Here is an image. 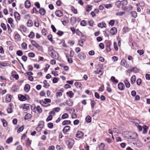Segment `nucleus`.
<instances>
[{
  "instance_id": "09e8293b",
  "label": "nucleus",
  "mask_w": 150,
  "mask_h": 150,
  "mask_svg": "<svg viewBox=\"0 0 150 150\" xmlns=\"http://www.w3.org/2000/svg\"><path fill=\"white\" fill-rule=\"evenodd\" d=\"M52 119V115H50L46 119V121L47 122H48L50 121Z\"/></svg>"
},
{
  "instance_id": "5701e85b",
  "label": "nucleus",
  "mask_w": 150,
  "mask_h": 150,
  "mask_svg": "<svg viewBox=\"0 0 150 150\" xmlns=\"http://www.w3.org/2000/svg\"><path fill=\"white\" fill-rule=\"evenodd\" d=\"M25 6L26 8H28L30 6V2L28 0H26L25 2Z\"/></svg>"
},
{
  "instance_id": "0eeeda50",
  "label": "nucleus",
  "mask_w": 150,
  "mask_h": 150,
  "mask_svg": "<svg viewBox=\"0 0 150 150\" xmlns=\"http://www.w3.org/2000/svg\"><path fill=\"white\" fill-rule=\"evenodd\" d=\"M44 125V122L43 121L39 122L38 124V126L37 127V129H39V130H41Z\"/></svg>"
},
{
  "instance_id": "9b49d317",
  "label": "nucleus",
  "mask_w": 150,
  "mask_h": 150,
  "mask_svg": "<svg viewBox=\"0 0 150 150\" xmlns=\"http://www.w3.org/2000/svg\"><path fill=\"white\" fill-rule=\"evenodd\" d=\"M118 87L119 90L121 91H123L124 90L125 86L123 83L120 82L118 84Z\"/></svg>"
},
{
  "instance_id": "dca6fc26",
  "label": "nucleus",
  "mask_w": 150,
  "mask_h": 150,
  "mask_svg": "<svg viewBox=\"0 0 150 150\" xmlns=\"http://www.w3.org/2000/svg\"><path fill=\"white\" fill-rule=\"evenodd\" d=\"M19 99L21 101H24L25 100V96L21 94H19L18 95Z\"/></svg>"
},
{
  "instance_id": "5fc2aeb1",
  "label": "nucleus",
  "mask_w": 150,
  "mask_h": 150,
  "mask_svg": "<svg viewBox=\"0 0 150 150\" xmlns=\"http://www.w3.org/2000/svg\"><path fill=\"white\" fill-rule=\"evenodd\" d=\"M1 26L4 30H6V27L4 23H1Z\"/></svg>"
},
{
  "instance_id": "8fccbe9b",
  "label": "nucleus",
  "mask_w": 150,
  "mask_h": 150,
  "mask_svg": "<svg viewBox=\"0 0 150 150\" xmlns=\"http://www.w3.org/2000/svg\"><path fill=\"white\" fill-rule=\"evenodd\" d=\"M33 22L31 20H29L27 23V25L29 27H31L32 25Z\"/></svg>"
},
{
  "instance_id": "e2e57ef3",
  "label": "nucleus",
  "mask_w": 150,
  "mask_h": 150,
  "mask_svg": "<svg viewBox=\"0 0 150 150\" xmlns=\"http://www.w3.org/2000/svg\"><path fill=\"white\" fill-rule=\"evenodd\" d=\"M114 46L115 49L116 51H117L118 50V48L117 45V43L115 42H114Z\"/></svg>"
},
{
  "instance_id": "a19ab883",
  "label": "nucleus",
  "mask_w": 150,
  "mask_h": 150,
  "mask_svg": "<svg viewBox=\"0 0 150 150\" xmlns=\"http://www.w3.org/2000/svg\"><path fill=\"white\" fill-rule=\"evenodd\" d=\"M48 53L49 54L50 53H51L53 51H54L53 50V47L52 46H50L48 48Z\"/></svg>"
},
{
  "instance_id": "f03ea898",
  "label": "nucleus",
  "mask_w": 150,
  "mask_h": 150,
  "mask_svg": "<svg viewBox=\"0 0 150 150\" xmlns=\"http://www.w3.org/2000/svg\"><path fill=\"white\" fill-rule=\"evenodd\" d=\"M138 135L135 132H131L128 137V139L131 140V141L133 142L137 139Z\"/></svg>"
},
{
  "instance_id": "c85d7f7f",
  "label": "nucleus",
  "mask_w": 150,
  "mask_h": 150,
  "mask_svg": "<svg viewBox=\"0 0 150 150\" xmlns=\"http://www.w3.org/2000/svg\"><path fill=\"white\" fill-rule=\"evenodd\" d=\"M32 115L31 114L28 113L25 115V117L24 119L25 120H28L30 119Z\"/></svg>"
},
{
  "instance_id": "20e7f679",
  "label": "nucleus",
  "mask_w": 150,
  "mask_h": 150,
  "mask_svg": "<svg viewBox=\"0 0 150 150\" xmlns=\"http://www.w3.org/2000/svg\"><path fill=\"white\" fill-rule=\"evenodd\" d=\"M68 146V147L71 149L73 146L74 143V141L72 139H70L67 142Z\"/></svg>"
},
{
  "instance_id": "473e14b6",
  "label": "nucleus",
  "mask_w": 150,
  "mask_h": 150,
  "mask_svg": "<svg viewBox=\"0 0 150 150\" xmlns=\"http://www.w3.org/2000/svg\"><path fill=\"white\" fill-rule=\"evenodd\" d=\"M43 83L44 84L43 87L45 88H47L50 86L49 83H47V81L46 80L44 81Z\"/></svg>"
},
{
  "instance_id": "79ce46f5",
  "label": "nucleus",
  "mask_w": 150,
  "mask_h": 150,
  "mask_svg": "<svg viewBox=\"0 0 150 150\" xmlns=\"http://www.w3.org/2000/svg\"><path fill=\"white\" fill-rule=\"evenodd\" d=\"M28 37L31 38H33L35 37V34L33 32H31L28 35Z\"/></svg>"
},
{
  "instance_id": "13d9d810",
  "label": "nucleus",
  "mask_w": 150,
  "mask_h": 150,
  "mask_svg": "<svg viewBox=\"0 0 150 150\" xmlns=\"http://www.w3.org/2000/svg\"><path fill=\"white\" fill-rule=\"evenodd\" d=\"M28 105L27 104H25L23 105V108L24 109L28 110L29 108Z\"/></svg>"
},
{
  "instance_id": "a211bd4d",
  "label": "nucleus",
  "mask_w": 150,
  "mask_h": 150,
  "mask_svg": "<svg viewBox=\"0 0 150 150\" xmlns=\"http://www.w3.org/2000/svg\"><path fill=\"white\" fill-rule=\"evenodd\" d=\"M12 96L10 95H8L6 96L5 100L7 102L9 103L11 100Z\"/></svg>"
},
{
  "instance_id": "cd10ccee",
  "label": "nucleus",
  "mask_w": 150,
  "mask_h": 150,
  "mask_svg": "<svg viewBox=\"0 0 150 150\" xmlns=\"http://www.w3.org/2000/svg\"><path fill=\"white\" fill-rule=\"evenodd\" d=\"M105 146V144L103 143H101L99 146V149L100 150H104Z\"/></svg>"
},
{
  "instance_id": "72a5a7b5",
  "label": "nucleus",
  "mask_w": 150,
  "mask_h": 150,
  "mask_svg": "<svg viewBox=\"0 0 150 150\" xmlns=\"http://www.w3.org/2000/svg\"><path fill=\"white\" fill-rule=\"evenodd\" d=\"M124 83L125 85V86L127 88H129L130 86V84L129 82L128 81L127 79H126L124 81Z\"/></svg>"
},
{
  "instance_id": "2eb2a0df",
  "label": "nucleus",
  "mask_w": 150,
  "mask_h": 150,
  "mask_svg": "<svg viewBox=\"0 0 150 150\" xmlns=\"http://www.w3.org/2000/svg\"><path fill=\"white\" fill-rule=\"evenodd\" d=\"M83 136V134L80 131H78L76 134V137L78 138H81Z\"/></svg>"
},
{
  "instance_id": "603ef678",
  "label": "nucleus",
  "mask_w": 150,
  "mask_h": 150,
  "mask_svg": "<svg viewBox=\"0 0 150 150\" xmlns=\"http://www.w3.org/2000/svg\"><path fill=\"white\" fill-rule=\"evenodd\" d=\"M71 10L73 11L74 13L75 14H76L77 13V11L76 9H75L74 7H71Z\"/></svg>"
},
{
  "instance_id": "4be33fe9",
  "label": "nucleus",
  "mask_w": 150,
  "mask_h": 150,
  "mask_svg": "<svg viewBox=\"0 0 150 150\" xmlns=\"http://www.w3.org/2000/svg\"><path fill=\"white\" fill-rule=\"evenodd\" d=\"M143 133L144 134L146 133L147 129H148L149 127L146 125H144L143 127Z\"/></svg>"
},
{
  "instance_id": "412c9836",
  "label": "nucleus",
  "mask_w": 150,
  "mask_h": 150,
  "mask_svg": "<svg viewBox=\"0 0 150 150\" xmlns=\"http://www.w3.org/2000/svg\"><path fill=\"white\" fill-rule=\"evenodd\" d=\"M66 94L70 98H72L74 95V93L71 91L67 92Z\"/></svg>"
},
{
  "instance_id": "58836bf2",
  "label": "nucleus",
  "mask_w": 150,
  "mask_h": 150,
  "mask_svg": "<svg viewBox=\"0 0 150 150\" xmlns=\"http://www.w3.org/2000/svg\"><path fill=\"white\" fill-rule=\"evenodd\" d=\"M69 117V115L67 113L64 114L62 116V119H64L68 118Z\"/></svg>"
},
{
  "instance_id": "bb28decb",
  "label": "nucleus",
  "mask_w": 150,
  "mask_h": 150,
  "mask_svg": "<svg viewBox=\"0 0 150 150\" xmlns=\"http://www.w3.org/2000/svg\"><path fill=\"white\" fill-rule=\"evenodd\" d=\"M66 104L68 106H71L73 105V102L71 100L69 99L67 101Z\"/></svg>"
},
{
  "instance_id": "680f3d73",
  "label": "nucleus",
  "mask_w": 150,
  "mask_h": 150,
  "mask_svg": "<svg viewBox=\"0 0 150 150\" xmlns=\"http://www.w3.org/2000/svg\"><path fill=\"white\" fill-rule=\"evenodd\" d=\"M115 23V21L114 20H111L110 21L109 23V24L111 26H112L114 25Z\"/></svg>"
},
{
  "instance_id": "393cba45",
  "label": "nucleus",
  "mask_w": 150,
  "mask_h": 150,
  "mask_svg": "<svg viewBox=\"0 0 150 150\" xmlns=\"http://www.w3.org/2000/svg\"><path fill=\"white\" fill-rule=\"evenodd\" d=\"M70 22L72 24H74L76 23V18L74 17H71L70 19Z\"/></svg>"
},
{
  "instance_id": "4d7b16f0",
  "label": "nucleus",
  "mask_w": 150,
  "mask_h": 150,
  "mask_svg": "<svg viewBox=\"0 0 150 150\" xmlns=\"http://www.w3.org/2000/svg\"><path fill=\"white\" fill-rule=\"evenodd\" d=\"M137 52L140 55H141L144 54V51L143 50H137Z\"/></svg>"
},
{
  "instance_id": "69168bd1",
  "label": "nucleus",
  "mask_w": 150,
  "mask_h": 150,
  "mask_svg": "<svg viewBox=\"0 0 150 150\" xmlns=\"http://www.w3.org/2000/svg\"><path fill=\"white\" fill-rule=\"evenodd\" d=\"M99 47L102 49H103L104 48V45L102 43H101L99 44Z\"/></svg>"
},
{
  "instance_id": "f704fd0d",
  "label": "nucleus",
  "mask_w": 150,
  "mask_h": 150,
  "mask_svg": "<svg viewBox=\"0 0 150 150\" xmlns=\"http://www.w3.org/2000/svg\"><path fill=\"white\" fill-rule=\"evenodd\" d=\"M131 14L132 17L134 18H136L137 16V12L134 11H132L131 12Z\"/></svg>"
},
{
  "instance_id": "37998d69",
  "label": "nucleus",
  "mask_w": 150,
  "mask_h": 150,
  "mask_svg": "<svg viewBox=\"0 0 150 150\" xmlns=\"http://www.w3.org/2000/svg\"><path fill=\"white\" fill-rule=\"evenodd\" d=\"M16 54L18 56H21L23 55V53L21 50H19L16 52Z\"/></svg>"
},
{
  "instance_id": "7c9ffc66",
  "label": "nucleus",
  "mask_w": 150,
  "mask_h": 150,
  "mask_svg": "<svg viewBox=\"0 0 150 150\" xmlns=\"http://www.w3.org/2000/svg\"><path fill=\"white\" fill-rule=\"evenodd\" d=\"M45 101L43 100H40L39 101V102L40 104L43 106H47V103L45 102Z\"/></svg>"
},
{
  "instance_id": "de8ad7c7",
  "label": "nucleus",
  "mask_w": 150,
  "mask_h": 150,
  "mask_svg": "<svg viewBox=\"0 0 150 150\" xmlns=\"http://www.w3.org/2000/svg\"><path fill=\"white\" fill-rule=\"evenodd\" d=\"M87 23L85 20L81 21L80 23V25L82 26H85Z\"/></svg>"
},
{
  "instance_id": "c756f323",
  "label": "nucleus",
  "mask_w": 150,
  "mask_h": 150,
  "mask_svg": "<svg viewBox=\"0 0 150 150\" xmlns=\"http://www.w3.org/2000/svg\"><path fill=\"white\" fill-rule=\"evenodd\" d=\"M110 79L112 82L114 83H117L118 82V80L116 79L115 77L113 76H112L111 77Z\"/></svg>"
},
{
  "instance_id": "b1692460",
  "label": "nucleus",
  "mask_w": 150,
  "mask_h": 150,
  "mask_svg": "<svg viewBox=\"0 0 150 150\" xmlns=\"http://www.w3.org/2000/svg\"><path fill=\"white\" fill-rule=\"evenodd\" d=\"M35 109L36 111H37L39 113H41L42 111L41 108L39 105L35 108Z\"/></svg>"
},
{
  "instance_id": "39448f33",
  "label": "nucleus",
  "mask_w": 150,
  "mask_h": 150,
  "mask_svg": "<svg viewBox=\"0 0 150 150\" xmlns=\"http://www.w3.org/2000/svg\"><path fill=\"white\" fill-rule=\"evenodd\" d=\"M133 143L138 147H141L143 145L142 143L137 139L133 142Z\"/></svg>"
},
{
  "instance_id": "ddd939ff",
  "label": "nucleus",
  "mask_w": 150,
  "mask_h": 150,
  "mask_svg": "<svg viewBox=\"0 0 150 150\" xmlns=\"http://www.w3.org/2000/svg\"><path fill=\"white\" fill-rule=\"evenodd\" d=\"M117 32V29L115 27H113L111 29L110 33L112 35L115 34Z\"/></svg>"
},
{
  "instance_id": "a878e982",
  "label": "nucleus",
  "mask_w": 150,
  "mask_h": 150,
  "mask_svg": "<svg viewBox=\"0 0 150 150\" xmlns=\"http://www.w3.org/2000/svg\"><path fill=\"white\" fill-rule=\"evenodd\" d=\"M136 79V76L135 75L132 76L131 79V82L132 84H134L135 81Z\"/></svg>"
},
{
  "instance_id": "2f4dec72",
  "label": "nucleus",
  "mask_w": 150,
  "mask_h": 150,
  "mask_svg": "<svg viewBox=\"0 0 150 150\" xmlns=\"http://www.w3.org/2000/svg\"><path fill=\"white\" fill-rule=\"evenodd\" d=\"M71 122L70 120H66L63 122L62 124L63 125H67L70 124Z\"/></svg>"
},
{
  "instance_id": "6e6552de",
  "label": "nucleus",
  "mask_w": 150,
  "mask_h": 150,
  "mask_svg": "<svg viewBox=\"0 0 150 150\" xmlns=\"http://www.w3.org/2000/svg\"><path fill=\"white\" fill-rule=\"evenodd\" d=\"M111 45V43L108 41L105 46L106 48V49L107 52H110L111 50V49L110 48V46Z\"/></svg>"
},
{
  "instance_id": "49530a36",
  "label": "nucleus",
  "mask_w": 150,
  "mask_h": 150,
  "mask_svg": "<svg viewBox=\"0 0 150 150\" xmlns=\"http://www.w3.org/2000/svg\"><path fill=\"white\" fill-rule=\"evenodd\" d=\"M2 121L3 123V126L6 127L7 125V122L6 120L4 119H2Z\"/></svg>"
},
{
  "instance_id": "9d476101",
  "label": "nucleus",
  "mask_w": 150,
  "mask_h": 150,
  "mask_svg": "<svg viewBox=\"0 0 150 150\" xmlns=\"http://www.w3.org/2000/svg\"><path fill=\"white\" fill-rule=\"evenodd\" d=\"M120 64L121 65L127 68L129 67V64H127V62L125 59H123L122 60Z\"/></svg>"
},
{
  "instance_id": "864d4df0",
  "label": "nucleus",
  "mask_w": 150,
  "mask_h": 150,
  "mask_svg": "<svg viewBox=\"0 0 150 150\" xmlns=\"http://www.w3.org/2000/svg\"><path fill=\"white\" fill-rule=\"evenodd\" d=\"M48 39L53 43V40L52 39V35L51 34H49L47 37Z\"/></svg>"
},
{
  "instance_id": "0e129e2a",
  "label": "nucleus",
  "mask_w": 150,
  "mask_h": 150,
  "mask_svg": "<svg viewBox=\"0 0 150 150\" xmlns=\"http://www.w3.org/2000/svg\"><path fill=\"white\" fill-rule=\"evenodd\" d=\"M48 127L50 128H52L53 127V124L52 123H49L47 124Z\"/></svg>"
},
{
  "instance_id": "c03bdc74",
  "label": "nucleus",
  "mask_w": 150,
  "mask_h": 150,
  "mask_svg": "<svg viewBox=\"0 0 150 150\" xmlns=\"http://www.w3.org/2000/svg\"><path fill=\"white\" fill-rule=\"evenodd\" d=\"M22 47L24 50L27 49V44L25 42L23 43L22 44Z\"/></svg>"
},
{
  "instance_id": "423d86ee",
  "label": "nucleus",
  "mask_w": 150,
  "mask_h": 150,
  "mask_svg": "<svg viewBox=\"0 0 150 150\" xmlns=\"http://www.w3.org/2000/svg\"><path fill=\"white\" fill-rule=\"evenodd\" d=\"M49 55L53 59H57L58 58V54L54 51L49 54Z\"/></svg>"
},
{
  "instance_id": "338daca9",
  "label": "nucleus",
  "mask_w": 150,
  "mask_h": 150,
  "mask_svg": "<svg viewBox=\"0 0 150 150\" xmlns=\"http://www.w3.org/2000/svg\"><path fill=\"white\" fill-rule=\"evenodd\" d=\"M7 111L9 113H11L13 112L12 109L11 108H8L7 109Z\"/></svg>"
},
{
  "instance_id": "4468645a",
  "label": "nucleus",
  "mask_w": 150,
  "mask_h": 150,
  "mask_svg": "<svg viewBox=\"0 0 150 150\" xmlns=\"http://www.w3.org/2000/svg\"><path fill=\"white\" fill-rule=\"evenodd\" d=\"M14 16L15 19L17 20H19L20 19V16L19 14L17 12H15L14 13Z\"/></svg>"
},
{
  "instance_id": "a18cd8bd",
  "label": "nucleus",
  "mask_w": 150,
  "mask_h": 150,
  "mask_svg": "<svg viewBox=\"0 0 150 150\" xmlns=\"http://www.w3.org/2000/svg\"><path fill=\"white\" fill-rule=\"evenodd\" d=\"M13 138L12 137H9L6 140V143L8 144H9L13 141Z\"/></svg>"
},
{
  "instance_id": "3c124183",
  "label": "nucleus",
  "mask_w": 150,
  "mask_h": 150,
  "mask_svg": "<svg viewBox=\"0 0 150 150\" xmlns=\"http://www.w3.org/2000/svg\"><path fill=\"white\" fill-rule=\"evenodd\" d=\"M79 45L81 47H83V40H81L79 41Z\"/></svg>"
},
{
  "instance_id": "ea45409f",
  "label": "nucleus",
  "mask_w": 150,
  "mask_h": 150,
  "mask_svg": "<svg viewBox=\"0 0 150 150\" xmlns=\"http://www.w3.org/2000/svg\"><path fill=\"white\" fill-rule=\"evenodd\" d=\"M24 129V126H21L20 128L18 129L17 132L18 133H20L23 131Z\"/></svg>"
},
{
  "instance_id": "7ed1b4c3",
  "label": "nucleus",
  "mask_w": 150,
  "mask_h": 150,
  "mask_svg": "<svg viewBox=\"0 0 150 150\" xmlns=\"http://www.w3.org/2000/svg\"><path fill=\"white\" fill-rule=\"evenodd\" d=\"M78 57L80 59L83 60L86 59V55L84 53L81 52L78 54Z\"/></svg>"
},
{
  "instance_id": "1a4fd4ad",
  "label": "nucleus",
  "mask_w": 150,
  "mask_h": 150,
  "mask_svg": "<svg viewBox=\"0 0 150 150\" xmlns=\"http://www.w3.org/2000/svg\"><path fill=\"white\" fill-rule=\"evenodd\" d=\"M70 127L69 126H66L63 128V132L65 134H66L67 132L70 130Z\"/></svg>"
},
{
  "instance_id": "6e6d98bb",
  "label": "nucleus",
  "mask_w": 150,
  "mask_h": 150,
  "mask_svg": "<svg viewBox=\"0 0 150 150\" xmlns=\"http://www.w3.org/2000/svg\"><path fill=\"white\" fill-rule=\"evenodd\" d=\"M91 103V107L92 108H93L96 104V102L94 100H92Z\"/></svg>"
},
{
  "instance_id": "052dcab7",
  "label": "nucleus",
  "mask_w": 150,
  "mask_h": 150,
  "mask_svg": "<svg viewBox=\"0 0 150 150\" xmlns=\"http://www.w3.org/2000/svg\"><path fill=\"white\" fill-rule=\"evenodd\" d=\"M28 55L29 57H33L35 56V54L33 52L29 53Z\"/></svg>"
},
{
  "instance_id": "f3484780",
  "label": "nucleus",
  "mask_w": 150,
  "mask_h": 150,
  "mask_svg": "<svg viewBox=\"0 0 150 150\" xmlns=\"http://www.w3.org/2000/svg\"><path fill=\"white\" fill-rule=\"evenodd\" d=\"M39 13L41 15L43 16L46 13V11L44 8H40L39 10Z\"/></svg>"
},
{
  "instance_id": "aec40b11",
  "label": "nucleus",
  "mask_w": 150,
  "mask_h": 150,
  "mask_svg": "<svg viewBox=\"0 0 150 150\" xmlns=\"http://www.w3.org/2000/svg\"><path fill=\"white\" fill-rule=\"evenodd\" d=\"M98 26L99 27H100L101 28H106V25L105 23L104 22H103L102 23H99Z\"/></svg>"
},
{
  "instance_id": "c9c22d12",
  "label": "nucleus",
  "mask_w": 150,
  "mask_h": 150,
  "mask_svg": "<svg viewBox=\"0 0 150 150\" xmlns=\"http://www.w3.org/2000/svg\"><path fill=\"white\" fill-rule=\"evenodd\" d=\"M86 120L87 122H91V117L88 115H87L86 118Z\"/></svg>"
},
{
  "instance_id": "f257e3e1",
  "label": "nucleus",
  "mask_w": 150,
  "mask_h": 150,
  "mask_svg": "<svg viewBox=\"0 0 150 150\" xmlns=\"http://www.w3.org/2000/svg\"><path fill=\"white\" fill-rule=\"evenodd\" d=\"M127 3V1L126 0H123L121 1H116L115 3V4L117 8H120V7L126 5Z\"/></svg>"
},
{
  "instance_id": "4c0bfd02",
  "label": "nucleus",
  "mask_w": 150,
  "mask_h": 150,
  "mask_svg": "<svg viewBox=\"0 0 150 150\" xmlns=\"http://www.w3.org/2000/svg\"><path fill=\"white\" fill-rule=\"evenodd\" d=\"M92 6L91 5H87L86 7V11L89 12L92 9Z\"/></svg>"
},
{
  "instance_id": "f8f14e48",
  "label": "nucleus",
  "mask_w": 150,
  "mask_h": 150,
  "mask_svg": "<svg viewBox=\"0 0 150 150\" xmlns=\"http://www.w3.org/2000/svg\"><path fill=\"white\" fill-rule=\"evenodd\" d=\"M56 15L58 17H60L63 15L62 12L60 10H57L55 11Z\"/></svg>"
},
{
  "instance_id": "bf43d9fd",
  "label": "nucleus",
  "mask_w": 150,
  "mask_h": 150,
  "mask_svg": "<svg viewBox=\"0 0 150 150\" xmlns=\"http://www.w3.org/2000/svg\"><path fill=\"white\" fill-rule=\"evenodd\" d=\"M125 12H117L116 13V15L117 16H122L124 14Z\"/></svg>"
},
{
  "instance_id": "774afa93",
  "label": "nucleus",
  "mask_w": 150,
  "mask_h": 150,
  "mask_svg": "<svg viewBox=\"0 0 150 150\" xmlns=\"http://www.w3.org/2000/svg\"><path fill=\"white\" fill-rule=\"evenodd\" d=\"M22 59L24 62H26L27 60V57L26 56L24 55L22 57Z\"/></svg>"
},
{
  "instance_id": "e433bc0d",
  "label": "nucleus",
  "mask_w": 150,
  "mask_h": 150,
  "mask_svg": "<svg viewBox=\"0 0 150 150\" xmlns=\"http://www.w3.org/2000/svg\"><path fill=\"white\" fill-rule=\"evenodd\" d=\"M74 84L78 88H81V84L80 82H75Z\"/></svg>"
},
{
  "instance_id": "6ab92c4d",
  "label": "nucleus",
  "mask_w": 150,
  "mask_h": 150,
  "mask_svg": "<svg viewBox=\"0 0 150 150\" xmlns=\"http://www.w3.org/2000/svg\"><path fill=\"white\" fill-rule=\"evenodd\" d=\"M30 88V85L28 84H26L25 86L24 90L26 92H28L29 91Z\"/></svg>"
}]
</instances>
